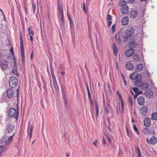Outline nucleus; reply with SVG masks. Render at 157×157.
<instances>
[{
  "instance_id": "f257e3e1",
  "label": "nucleus",
  "mask_w": 157,
  "mask_h": 157,
  "mask_svg": "<svg viewBox=\"0 0 157 157\" xmlns=\"http://www.w3.org/2000/svg\"><path fill=\"white\" fill-rule=\"evenodd\" d=\"M8 116L10 117H14L15 119L17 120L19 115V111L18 107L16 109L14 108H11L9 109L8 111Z\"/></svg>"
},
{
  "instance_id": "f03ea898",
  "label": "nucleus",
  "mask_w": 157,
  "mask_h": 157,
  "mask_svg": "<svg viewBox=\"0 0 157 157\" xmlns=\"http://www.w3.org/2000/svg\"><path fill=\"white\" fill-rule=\"evenodd\" d=\"M20 47H21V55L22 57V64L24 66L25 65V52L24 48V45L22 42V39L21 34H20Z\"/></svg>"
},
{
  "instance_id": "7ed1b4c3",
  "label": "nucleus",
  "mask_w": 157,
  "mask_h": 157,
  "mask_svg": "<svg viewBox=\"0 0 157 157\" xmlns=\"http://www.w3.org/2000/svg\"><path fill=\"white\" fill-rule=\"evenodd\" d=\"M18 83V80L17 78L15 77H11L9 81L10 86L12 88L16 87Z\"/></svg>"
},
{
  "instance_id": "20e7f679",
  "label": "nucleus",
  "mask_w": 157,
  "mask_h": 157,
  "mask_svg": "<svg viewBox=\"0 0 157 157\" xmlns=\"http://www.w3.org/2000/svg\"><path fill=\"white\" fill-rule=\"evenodd\" d=\"M58 10L59 13L61 14V23L63 25H64V17L63 13V8L62 6H60L59 3L58 4Z\"/></svg>"
},
{
  "instance_id": "39448f33",
  "label": "nucleus",
  "mask_w": 157,
  "mask_h": 157,
  "mask_svg": "<svg viewBox=\"0 0 157 157\" xmlns=\"http://www.w3.org/2000/svg\"><path fill=\"white\" fill-rule=\"evenodd\" d=\"M14 128V125L12 123H10L6 125V130L7 133H9L12 132Z\"/></svg>"
},
{
  "instance_id": "423d86ee",
  "label": "nucleus",
  "mask_w": 157,
  "mask_h": 157,
  "mask_svg": "<svg viewBox=\"0 0 157 157\" xmlns=\"http://www.w3.org/2000/svg\"><path fill=\"white\" fill-rule=\"evenodd\" d=\"M135 29L133 27H129L127 28L125 31V34L128 36L133 35L134 33Z\"/></svg>"
},
{
  "instance_id": "0eeeda50",
  "label": "nucleus",
  "mask_w": 157,
  "mask_h": 157,
  "mask_svg": "<svg viewBox=\"0 0 157 157\" xmlns=\"http://www.w3.org/2000/svg\"><path fill=\"white\" fill-rule=\"evenodd\" d=\"M143 122L144 125L146 127H150L151 124V119L148 117L144 118Z\"/></svg>"
},
{
  "instance_id": "6e6552de",
  "label": "nucleus",
  "mask_w": 157,
  "mask_h": 157,
  "mask_svg": "<svg viewBox=\"0 0 157 157\" xmlns=\"http://www.w3.org/2000/svg\"><path fill=\"white\" fill-rule=\"evenodd\" d=\"M147 142L148 144H155L157 142V139L154 136L151 137L149 140L148 138L146 139Z\"/></svg>"
},
{
  "instance_id": "1a4fd4ad",
  "label": "nucleus",
  "mask_w": 157,
  "mask_h": 157,
  "mask_svg": "<svg viewBox=\"0 0 157 157\" xmlns=\"http://www.w3.org/2000/svg\"><path fill=\"white\" fill-rule=\"evenodd\" d=\"M14 92L13 89L11 88H9L7 91V95L9 98H11L14 96Z\"/></svg>"
},
{
  "instance_id": "9d476101",
  "label": "nucleus",
  "mask_w": 157,
  "mask_h": 157,
  "mask_svg": "<svg viewBox=\"0 0 157 157\" xmlns=\"http://www.w3.org/2000/svg\"><path fill=\"white\" fill-rule=\"evenodd\" d=\"M1 67L3 71L7 70L8 68V65L7 62L4 61L0 63Z\"/></svg>"
},
{
  "instance_id": "9b49d317",
  "label": "nucleus",
  "mask_w": 157,
  "mask_h": 157,
  "mask_svg": "<svg viewBox=\"0 0 157 157\" xmlns=\"http://www.w3.org/2000/svg\"><path fill=\"white\" fill-rule=\"evenodd\" d=\"M137 102L139 105H143L145 103V99L143 96L139 97L137 99Z\"/></svg>"
},
{
  "instance_id": "f8f14e48",
  "label": "nucleus",
  "mask_w": 157,
  "mask_h": 157,
  "mask_svg": "<svg viewBox=\"0 0 157 157\" xmlns=\"http://www.w3.org/2000/svg\"><path fill=\"white\" fill-rule=\"evenodd\" d=\"M134 53V49H129L126 51L125 55L126 56L129 57L131 56Z\"/></svg>"
},
{
  "instance_id": "ddd939ff",
  "label": "nucleus",
  "mask_w": 157,
  "mask_h": 157,
  "mask_svg": "<svg viewBox=\"0 0 157 157\" xmlns=\"http://www.w3.org/2000/svg\"><path fill=\"white\" fill-rule=\"evenodd\" d=\"M140 111L141 113L143 115H144L146 114L148 112V109L147 107L145 106H143L140 109Z\"/></svg>"
},
{
  "instance_id": "4468645a",
  "label": "nucleus",
  "mask_w": 157,
  "mask_h": 157,
  "mask_svg": "<svg viewBox=\"0 0 157 157\" xmlns=\"http://www.w3.org/2000/svg\"><path fill=\"white\" fill-rule=\"evenodd\" d=\"M122 13L123 14H127L128 13V8L127 5L124 6L121 9Z\"/></svg>"
},
{
  "instance_id": "2eb2a0df",
  "label": "nucleus",
  "mask_w": 157,
  "mask_h": 157,
  "mask_svg": "<svg viewBox=\"0 0 157 157\" xmlns=\"http://www.w3.org/2000/svg\"><path fill=\"white\" fill-rule=\"evenodd\" d=\"M129 22L128 18L127 17H123L121 19V23L122 25L125 26L127 25Z\"/></svg>"
},
{
  "instance_id": "dca6fc26",
  "label": "nucleus",
  "mask_w": 157,
  "mask_h": 157,
  "mask_svg": "<svg viewBox=\"0 0 157 157\" xmlns=\"http://www.w3.org/2000/svg\"><path fill=\"white\" fill-rule=\"evenodd\" d=\"M153 94V92L151 90H147L145 93V96L148 98L152 96Z\"/></svg>"
},
{
  "instance_id": "f3484780",
  "label": "nucleus",
  "mask_w": 157,
  "mask_h": 157,
  "mask_svg": "<svg viewBox=\"0 0 157 157\" xmlns=\"http://www.w3.org/2000/svg\"><path fill=\"white\" fill-rule=\"evenodd\" d=\"M59 83L60 84V86L61 87V91L63 94V96L64 98V103L65 105L66 106L67 105V100L66 99L65 97V91L64 89H63V84H61L60 83V81L59 82Z\"/></svg>"
},
{
  "instance_id": "a211bd4d",
  "label": "nucleus",
  "mask_w": 157,
  "mask_h": 157,
  "mask_svg": "<svg viewBox=\"0 0 157 157\" xmlns=\"http://www.w3.org/2000/svg\"><path fill=\"white\" fill-rule=\"evenodd\" d=\"M130 14L131 17H136L137 15L138 12L137 10H132L130 11Z\"/></svg>"
},
{
  "instance_id": "6ab92c4d",
  "label": "nucleus",
  "mask_w": 157,
  "mask_h": 157,
  "mask_svg": "<svg viewBox=\"0 0 157 157\" xmlns=\"http://www.w3.org/2000/svg\"><path fill=\"white\" fill-rule=\"evenodd\" d=\"M148 84L146 82H144L142 83L140 85V88L142 90H146L148 87Z\"/></svg>"
},
{
  "instance_id": "aec40b11",
  "label": "nucleus",
  "mask_w": 157,
  "mask_h": 157,
  "mask_svg": "<svg viewBox=\"0 0 157 157\" xmlns=\"http://www.w3.org/2000/svg\"><path fill=\"white\" fill-rule=\"evenodd\" d=\"M126 65L128 70H132L134 68V66L133 63L129 62H127Z\"/></svg>"
},
{
  "instance_id": "412c9836",
  "label": "nucleus",
  "mask_w": 157,
  "mask_h": 157,
  "mask_svg": "<svg viewBox=\"0 0 157 157\" xmlns=\"http://www.w3.org/2000/svg\"><path fill=\"white\" fill-rule=\"evenodd\" d=\"M14 135L15 134H13L12 136H10L7 140L5 141V142L6 145L9 144L13 140V137Z\"/></svg>"
},
{
  "instance_id": "4be33fe9",
  "label": "nucleus",
  "mask_w": 157,
  "mask_h": 157,
  "mask_svg": "<svg viewBox=\"0 0 157 157\" xmlns=\"http://www.w3.org/2000/svg\"><path fill=\"white\" fill-rule=\"evenodd\" d=\"M113 49L114 55L115 56H116L118 50L117 46L115 43L113 44Z\"/></svg>"
},
{
  "instance_id": "5701e85b",
  "label": "nucleus",
  "mask_w": 157,
  "mask_h": 157,
  "mask_svg": "<svg viewBox=\"0 0 157 157\" xmlns=\"http://www.w3.org/2000/svg\"><path fill=\"white\" fill-rule=\"evenodd\" d=\"M143 68V65L142 64H139L136 65V70L137 72H139L142 71Z\"/></svg>"
},
{
  "instance_id": "b1692460",
  "label": "nucleus",
  "mask_w": 157,
  "mask_h": 157,
  "mask_svg": "<svg viewBox=\"0 0 157 157\" xmlns=\"http://www.w3.org/2000/svg\"><path fill=\"white\" fill-rule=\"evenodd\" d=\"M28 130L27 131L28 133H29V139H31L32 137V133L33 131V127L32 126L29 125L28 126Z\"/></svg>"
},
{
  "instance_id": "393cba45",
  "label": "nucleus",
  "mask_w": 157,
  "mask_h": 157,
  "mask_svg": "<svg viewBox=\"0 0 157 157\" xmlns=\"http://www.w3.org/2000/svg\"><path fill=\"white\" fill-rule=\"evenodd\" d=\"M136 46V43L132 42L129 45V47L130 49H134Z\"/></svg>"
},
{
  "instance_id": "a878e982",
  "label": "nucleus",
  "mask_w": 157,
  "mask_h": 157,
  "mask_svg": "<svg viewBox=\"0 0 157 157\" xmlns=\"http://www.w3.org/2000/svg\"><path fill=\"white\" fill-rule=\"evenodd\" d=\"M95 112L96 114V117L97 118L99 115V108L97 103H95Z\"/></svg>"
},
{
  "instance_id": "bb28decb",
  "label": "nucleus",
  "mask_w": 157,
  "mask_h": 157,
  "mask_svg": "<svg viewBox=\"0 0 157 157\" xmlns=\"http://www.w3.org/2000/svg\"><path fill=\"white\" fill-rule=\"evenodd\" d=\"M32 27L30 26L28 28V32L29 35H34V32L33 31L32 29Z\"/></svg>"
},
{
  "instance_id": "cd10ccee",
  "label": "nucleus",
  "mask_w": 157,
  "mask_h": 157,
  "mask_svg": "<svg viewBox=\"0 0 157 157\" xmlns=\"http://www.w3.org/2000/svg\"><path fill=\"white\" fill-rule=\"evenodd\" d=\"M133 60L135 61H139L140 60V57L137 54H135L133 56Z\"/></svg>"
},
{
  "instance_id": "c85d7f7f",
  "label": "nucleus",
  "mask_w": 157,
  "mask_h": 157,
  "mask_svg": "<svg viewBox=\"0 0 157 157\" xmlns=\"http://www.w3.org/2000/svg\"><path fill=\"white\" fill-rule=\"evenodd\" d=\"M139 78H140V79H141V78H140V76H139ZM141 79H140V80H136L135 81V82H134V84L135 85V86H137V87H139L140 86V80Z\"/></svg>"
},
{
  "instance_id": "c756f323",
  "label": "nucleus",
  "mask_w": 157,
  "mask_h": 157,
  "mask_svg": "<svg viewBox=\"0 0 157 157\" xmlns=\"http://www.w3.org/2000/svg\"><path fill=\"white\" fill-rule=\"evenodd\" d=\"M53 83L55 89L57 91H58L59 88L57 84L56 80H53Z\"/></svg>"
},
{
  "instance_id": "7c9ffc66",
  "label": "nucleus",
  "mask_w": 157,
  "mask_h": 157,
  "mask_svg": "<svg viewBox=\"0 0 157 157\" xmlns=\"http://www.w3.org/2000/svg\"><path fill=\"white\" fill-rule=\"evenodd\" d=\"M143 132L144 134L147 135L150 133V131L148 128H145L143 129Z\"/></svg>"
},
{
  "instance_id": "2f4dec72",
  "label": "nucleus",
  "mask_w": 157,
  "mask_h": 157,
  "mask_svg": "<svg viewBox=\"0 0 157 157\" xmlns=\"http://www.w3.org/2000/svg\"><path fill=\"white\" fill-rule=\"evenodd\" d=\"M151 118L153 120H157V113H152L151 115Z\"/></svg>"
},
{
  "instance_id": "473e14b6",
  "label": "nucleus",
  "mask_w": 157,
  "mask_h": 157,
  "mask_svg": "<svg viewBox=\"0 0 157 157\" xmlns=\"http://www.w3.org/2000/svg\"><path fill=\"white\" fill-rule=\"evenodd\" d=\"M110 107L109 105H107V106H104L105 112L106 114H108L109 113V108Z\"/></svg>"
},
{
  "instance_id": "72a5a7b5",
  "label": "nucleus",
  "mask_w": 157,
  "mask_h": 157,
  "mask_svg": "<svg viewBox=\"0 0 157 157\" xmlns=\"http://www.w3.org/2000/svg\"><path fill=\"white\" fill-rule=\"evenodd\" d=\"M119 4L120 5L122 6V7L124 6L127 5H126V2L124 0H121L119 2Z\"/></svg>"
},
{
  "instance_id": "f704fd0d",
  "label": "nucleus",
  "mask_w": 157,
  "mask_h": 157,
  "mask_svg": "<svg viewBox=\"0 0 157 157\" xmlns=\"http://www.w3.org/2000/svg\"><path fill=\"white\" fill-rule=\"evenodd\" d=\"M6 147L0 145V154L6 151Z\"/></svg>"
},
{
  "instance_id": "c9c22d12",
  "label": "nucleus",
  "mask_w": 157,
  "mask_h": 157,
  "mask_svg": "<svg viewBox=\"0 0 157 157\" xmlns=\"http://www.w3.org/2000/svg\"><path fill=\"white\" fill-rule=\"evenodd\" d=\"M12 72L14 74L16 75L17 76H19V75L17 71V69L15 68L14 67V68L12 71Z\"/></svg>"
},
{
  "instance_id": "e433bc0d",
  "label": "nucleus",
  "mask_w": 157,
  "mask_h": 157,
  "mask_svg": "<svg viewBox=\"0 0 157 157\" xmlns=\"http://www.w3.org/2000/svg\"><path fill=\"white\" fill-rule=\"evenodd\" d=\"M115 37L117 41V42L118 44L120 43L121 42V39L120 36H117L115 35Z\"/></svg>"
},
{
  "instance_id": "4c0bfd02",
  "label": "nucleus",
  "mask_w": 157,
  "mask_h": 157,
  "mask_svg": "<svg viewBox=\"0 0 157 157\" xmlns=\"http://www.w3.org/2000/svg\"><path fill=\"white\" fill-rule=\"evenodd\" d=\"M136 75H135L134 73L132 74L129 76L130 78L131 79L135 80L136 78Z\"/></svg>"
},
{
  "instance_id": "58836bf2",
  "label": "nucleus",
  "mask_w": 157,
  "mask_h": 157,
  "mask_svg": "<svg viewBox=\"0 0 157 157\" xmlns=\"http://www.w3.org/2000/svg\"><path fill=\"white\" fill-rule=\"evenodd\" d=\"M133 129H134V130L136 132L138 135H139L140 134V133L138 130V128L136 127V125L134 124L133 125Z\"/></svg>"
},
{
  "instance_id": "ea45409f",
  "label": "nucleus",
  "mask_w": 157,
  "mask_h": 157,
  "mask_svg": "<svg viewBox=\"0 0 157 157\" xmlns=\"http://www.w3.org/2000/svg\"><path fill=\"white\" fill-rule=\"evenodd\" d=\"M128 100L129 103L130 104L131 106H132L133 105V102L132 98L131 97H129L128 98Z\"/></svg>"
},
{
  "instance_id": "a19ab883",
  "label": "nucleus",
  "mask_w": 157,
  "mask_h": 157,
  "mask_svg": "<svg viewBox=\"0 0 157 157\" xmlns=\"http://www.w3.org/2000/svg\"><path fill=\"white\" fill-rule=\"evenodd\" d=\"M116 25L115 24H113L112 26V30L113 33L115 32L116 30Z\"/></svg>"
},
{
  "instance_id": "79ce46f5",
  "label": "nucleus",
  "mask_w": 157,
  "mask_h": 157,
  "mask_svg": "<svg viewBox=\"0 0 157 157\" xmlns=\"http://www.w3.org/2000/svg\"><path fill=\"white\" fill-rule=\"evenodd\" d=\"M136 150L137 152H138V156H137V157H141V154L140 149L138 147L136 148Z\"/></svg>"
},
{
  "instance_id": "37998d69",
  "label": "nucleus",
  "mask_w": 157,
  "mask_h": 157,
  "mask_svg": "<svg viewBox=\"0 0 157 157\" xmlns=\"http://www.w3.org/2000/svg\"><path fill=\"white\" fill-rule=\"evenodd\" d=\"M107 140L109 143L111 142L112 140L110 137L107 135L106 136Z\"/></svg>"
},
{
  "instance_id": "c03bdc74",
  "label": "nucleus",
  "mask_w": 157,
  "mask_h": 157,
  "mask_svg": "<svg viewBox=\"0 0 157 157\" xmlns=\"http://www.w3.org/2000/svg\"><path fill=\"white\" fill-rule=\"evenodd\" d=\"M139 76H140V78H141V79L140 80V82L141 81V80H142V75H140V74H139L138 75H136V78H135V79H136V80H140V78H139Z\"/></svg>"
},
{
  "instance_id": "a18cd8bd",
  "label": "nucleus",
  "mask_w": 157,
  "mask_h": 157,
  "mask_svg": "<svg viewBox=\"0 0 157 157\" xmlns=\"http://www.w3.org/2000/svg\"><path fill=\"white\" fill-rule=\"evenodd\" d=\"M50 70L51 73H54V71L53 70V67L52 66V63H51L50 62Z\"/></svg>"
},
{
  "instance_id": "49530a36",
  "label": "nucleus",
  "mask_w": 157,
  "mask_h": 157,
  "mask_svg": "<svg viewBox=\"0 0 157 157\" xmlns=\"http://www.w3.org/2000/svg\"><path fill=\"white\" fill-rule=\"evenodd\" d=\"M132 89L133 91L135 93H137L139 90L138 88L136 87H133Z\"/></svg>"
},
{
  "instance_id": "de8ad7c7",
  "label": "nucleus",
  "mask_w": 157,
  "mask_h": 157,
  "mask_svg": "<svg viewBox=\"0 0 157 157\" xmlns=\"http://www.w3.org/2000/svg\"><path fill=\"white\" fill-rule=\"evenodd\" d=\"M32 7L33 10V12L34 13L35 11L36 5L35 4H32Z\"/></svg>"
},
{
  "instance_id": "09e8293b",
  "label": "nucleus",
  "mask_w": 157,
  "mask_h": 157,
  "mask_svg": "<svg viewBox=\"0 0 157 157\" xmlns=\"http://www.w3.org/2000/svg\"><path fill=\"white\" fill-rule=\"evenodd\" d=\"M112 16L109 14H108L107 15V20H112Z\"/></svg>"
},
{
  "instance_id": "8fccbe9b",
  "label": "nucleus",
  "mask_w": 157,
  "mask_h": 157,
  "mask_svg": "<svg viewBox=\"0 0 157 157\" xmlns=\"http://www.w3.org/2000/svg\"><path fill=\"white\" fill-rule=\"evenodd\" d=\"M112 22L111 20H108L107 22L108 26V27H109L112 25Z\"/></svg>"
},
{
  "instance_id": "3c124183",
  "label": "nucleus",
  "mask_w": 157,
  "mask_h": 157,
  "mask_svg": "<svg viewBox=\"0 0 157 157\" xmlns=\"http://www.w3.org/2000/svg\"><path fill=\"white\" fill-rule=\"evenodd\" d=\"M128 38V37L127 36H123V38L124 41V42H126L127 41Z\"/></svg>"
},
{
  "instance_id": "603ef678",
  "label": "nucleus",
  "mask_w": 157,
  "mask_h": 157,
  "mask_svg": "<svg viewBox=\"0 0 157 157\" xmlns=\"http://www.w3.org/2000/svg\"><path fill=\"white\" fill-rule=\"evenodd\" d=\"M147 75H146V77L147 78H149L150 77V73L148 72V71H146L145 72Z\"/></svg>"
},
{
  "instance_id": "864d4df0",
  "label": "nucleus",
  "mask_w": 157,
  "mask_h": 157,
  "mask_svg": "<svg viewBox=\"0 0 157 157\" xmlns=\"http://www.w3.org/2000/svg\"><path fill=\"white\" fill-rule=\"evenodd\" d=\"M121 106L122 108V111L123 113L124 110V105L123 101H121Z\"/></svg>"
},
{
  "instance_id": "5fc2aeb1",
  "label": "nucleus",
  "mask_w": 157,
  "mask_h": 157,
  "mask_svg": "<svg viewBox=\"0 0 157 157\" xmlns=\"http://www.w3.org/2000/svg\"><path fill=\"white\" fill-rule=\"evenodd\" d=\"M69 21L70 22V27H71V28L74 26V24H73V21L72 20H71V21Z\"/></svg>"
},
{
  "instance_id": "6e6d98bb",
  "label": "nucleus",
  "mask_w": 157,
  "mask_h": 157,
  "mask_svg": "<svg viewBox=\"0 0 157 157\" xmlns=\"http://www.w3.org/2000/svg\"><path fill=\"white\" fill-rule=\"evenodd\" d=\"M52 78V80H56V77L54 75V73H51Z\"/></svg>"
},
{
  "instance_id": "4d7b16f0",
  "label": "nucleus",
  "mask_w": 157,
  "mask_h": 157,
  "mask_svg": "<svg viewBox=\"0 0 157 157\" xmlns=\"http://www.w3.org/2000/svg\"><path fill=\"white\" fill-rule=\"evenodd\" d=\"M34 54L33 51L32 52L31 55H30V59L31 60H33V56Z\"/></svg>"
},
{
  "instance_id": "13d9d810",
  "label": "nucleus",
  "mask_w": 157,
  "mask_h": 157,
  "mask_svg": "<svg viewBox=\"0 0 157 157\" xmlns=\"http://www.w3.org/2000/svg\"><path fill=\"white\" fill-rule=\"evenodd\" d=\"M33 35H29V37H30V40L31 41V42H32L33 41Z\"/></svg>"
},
{
  "instance_id": "bf43d9fd",
  "label": "nucleus",
  "mask_w": 157,
  "mask_h": 157,
  "mask_svg": "<svg viewBox=\"0 0 157 157\" xmlns=\"http://www.w3.org/2000/svg\"><path fill=\"white\" fill-rule=\"evenodd\" d=\"M19 89H17V95H16V96H17V99H18V94H19Z\"/></svg>"
},
{
  "instance_id": "052dcab7",
  "label": "nucleus",
  "mask_w": 157,
  "mask_h": 157,
  "mask_svg": "<svg viewBox=\"0 0 157 157\" xmlns=\"http://www.w3.org/2000/svg\"><path fill=\"white\" fill-rule=\"evenodd\" d=\"M102 143L104 145H105L106 144V140L104 138H103Z\"/></svg>"
},
{
  "instance_id": "680f3d73",
  "label": "nucleus",
  "mask_w": 157,
  "mask_h": 157,
  "mask_svg": "<svg viewBox=\"0 0 157 157\" xmlns=\"http://www.w3.org/2000/svg\"><path fill=\"white\" fill-rule=\"evenodd\" d=\"M135 0H128V2L129 3H133L135 2Z\"/></svg>"
},
{
  "instance_id": "e2e57ef3",
  "label": "nucleus",
  "mask_w": 157,
  "mask_h": 157,
  "mask_svg": "<svg viewBox=\"0 0 157 157\" xmlns=\"http://www.w3.org/2000/svg\"><path fill=\"white\" fill-rule=\"evenodd\" d=\"M83 9L84 11H85V12H86L85 6V4L84 2L83 3Z\"/></svg>"
},
{
  "instance_id": "0e129e2a",
  "label": "nucleus",
  "mask_w": 157,
  "mask_h": 157,
  "mask_svg": "<svg viewBox=\"0 0 157 157\" xmlns=\"http://www.w3.org/2000/svg\"><path fill=\"white\" fill-rule=\"evenodd\" d=\"M126 131H127V134L128 135V136H129V132L128 130V129L127 128V127H126Z\"/></svg>"
},
{
  "instance_id": "69168bd1",
  "label": "nucleus",
  "mask_w": 157,
  "mask_h": 157,
  "mask_svg": "<svg viewBox=\"0 0 157 157\" xmlns=\"http://www.w3.org/2000/svg\"><path fill=\"white\" fill-rule=\"evenodd\" d=\"M10 51L11 54H12V55H13V48L12 47L11 48H10Z\"/></svg>"
},
{
  "instance_id": "338daca9",
  "label": "nucleus",
  "mask_w": 157,
  "mask_h": 157,
  "mask_svg": "<svg viewBox=\"0 0 157 157\" xmlns=\"http://www.w3.org/2000/svg\"><path fill=\"white\" fill-rule=\"evenodd\" d=\"M138 95L141 94L142 93V91L141 90L138 91L137 93Z\"/></svg>"
},
{
  "instance_id": "774afa93",
  "label": "nucleus",
  "mask_w": 157,
  "mask_h": 157,
  "mask_svg": "<svg viewBox=\"0 0 157 157\" xmlns=\"http://www.w3.org/2000/svg\"><path fill=\"white\" fill-rule=\"evenodd\" d=\"M97 142V140H95L93 143V144L95 145V146H96V144Z\"/></svg>"
}]
</instances>
